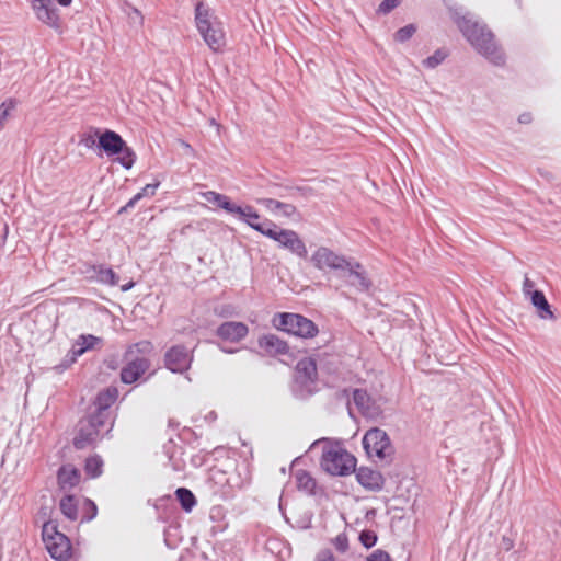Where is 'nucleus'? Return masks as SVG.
<instances>
[{
  "label": "nucleus",
  "instance_id": "33",
  "mask_svg": "<svg viewBox=\"0 0 561 561\" xmlns=\"http://www.w3.org/2000/svg\"><path fill=\"white\" fill-rule=\"evenodd\" d=\"M103 460L99 456L89 457L85 460V472L91 478H96L102 473Z\"/></svg>",
  "mask_w": 561,
  "mask_h": 561
},
{
  "label": "nucleus",
  "instance_id": "21",
  "mask_svg": "<svg viewBox=\"0 0 561 561\" xmlns=\"http://www.w3.org/2000/svg\"><path fill=\"white\" fill-rule=\"evenodd\" d=\"M125 144L121 135L113 130H105L99 136V146L107 156H117Z\"/></svg>",
  "mask_w": 561,
  "mask_h": 561
},
{
  "label": "nucleus",
  "instance_id": "2",
  "mask_svg": "<svg viewBox=\"0 0 561 561\" xmlns=\"http://www.w3.org/2000/svg\"><path fill=\"white\" fill-rule=\"evenodd\" d=\"M455 21L470 44L489 59L492 64L501 66L504 64L505 58L502 49L494 41V36L485 25L473 21L468 14L462 16H455Z\"/></svg>",
  "mask_w": 561,
  "mask_h": 561
},
{
  "label": "nucleus",
  "instance_id": "20",
  "mask_svg": "<svg viewBox=\"0 0 561 561\" xmlns=\"http://www.w3.org/2000/svg\"><path fill=\"white\" fill-rule=\"evenodd\" d=\"M83 273L89 275L90 279L104 285L115 286L118 283L117 274L103 264H87Z\"/></svg>",
  "mask_w": 561,
  "mask_h": 561
},
{
  "label": "nucleus",
  "instance_id": "28",
  "mask_svg": "<svg viewBox=\"0 0 561 561\" xmlns=\"http://www.w3.org/2000/svg\"><path fill=\"white\" fill-rule=\"evenodd\" d=\"M102 340L98 336L91 334H82L79 336L76 347L73 348L75 356H80L84 352L94 348L98 344H100Z\"/></svg>",
  "mask_w": 561,
  "mask_h": 561
},
{
  "label": "nucleus",
  "instance_id": "49",
  "mask_svg": "<svg viewBox=\"0 0 561 561\" xmlns=\"http://www.w3.org/2000/svg\"><path fill=\"white\" fill-rule=\"evenodd\" d=\"M336 547L342 552L347 549V539L345 536H339L336 538Z\"/></svg>",
  "mask_w": 561,
  "mask_h": 561
},
{
  "label": "nucleus",
  "instance_id": "3",
  "mask_svg": "<svg viewBox=\"0 0 561 561\" xmlns=\"http://www.w3.org/2000/svg\"><path fill=\"white\" fill-rule=\"evenodd\" d=\"M195 25L209 49L214 53L222 50L226 45L222 23L203 1L195 4Z\"/></svg>",
  "mask_w": 561,
  "mask_h": 561
},
{
  "label": "nucleus",
  "instance_id": "43",
  "mask_svg": "<svg viewBox=\"0 0 561 561\" xmlns=\"http://www.w3.org/2000/svg\"><path fill=\"white\" fill-rule=\"evenodd\" d=\"M160 185L159 182L147 184L145 187L141 188L139 193L136 195H140V199L145 196H153L156 194V190Z\"/></svg>",
  "mask_w": 561,
  "mask_h": 561
},
{
  "label": "nucleus",
  "instance_id": "12",
  "mask_svg": "<svg viewBox=\"0 0 561 561\" xmlns=\"http://www.w3.org/2000/svg\"><path fill=\"white\" fill-rule=\"evenodd\" d=\"M348 257L335 253L327 247H319L311 256V262L316 268L327 272L332 271L335 275L344 266Z\"/></svg>",
  "mask_w": 561,
  "mask_h": 561
},
{
  "label": "nucleus",
  "instance_id": "36",
  "mask_svg": "<svg viewBox=\"0 0 561 561\" xmlns=\"http://www.w3.org/2000/svg\"><path fill=\"white\" fill-rule=\"evenodd\" d=\"M16 101L13 99H9L1 103L0 105V129L3 128L7 118L9 117L10 113L15 108Z\"/></svg>",
  "mask_w": 561,
  "mask_h": 561
},
{
  "label": "nucleus",
  "instance_id": "8",
  "mask_svg": "<svg viewBox=\"0 0 561 561\" xmlns=\"http://www.w3.org/2000/svg\"><path fill=\"white\" fill-rule=\"evenodd\" d=\"M278 317L277 328L295 336L311 339L319 332L317 324L302 314L285 312L279 313Z\"/></svg>",
  "mask_w": 561,
  "mask_h": 561
},
{
  "label": "nucleus",
  "instance_id": "48",
  "mask_svg": "<svg viewBox=\"0 0 561 561\" xmlns=\"http://www.w3.org/2000/svg\"><path fill=\"white\" fill-rule=\"evenodd\" d=\"M501 547L505 551H510L514 547V541L511 538L503 536L501 540Z\"/></svg>",
  "mask_w": 561,
  "mask_h": 561
},
{
  "label": "nucleus",
  "instance_id": "27",
  "mask_svg": "<svg viewBox=\"0 0 561 561\" xmlns=\"http://www.w3.org/2000/svg\"><path fill=\"white\" fill-rule=\"evenodd\" d=\"M530 297L531 304L538 309L539 317L541 319H554V314L551 310L550 304L548 302L545 294L541 290H534Z\"/></svg>",
  "mask_w": 561,
  "mask_h": 561
},
{
  "label": "nucleus",
  "instance_id": "46",
  "mask_svg": "<svg viewBox=\"0 0 561 561\" xmlns=\"http://www.w3.org/2000/svg\"><path fill=\"white\" fill-rule=\"evenodd\" d=\"M316 561H335V559L332 552L327 550L318 553Z\"/></svg>",
  "mask_w": 561,
  "mask_h": 561
},
{
  "label": "nucleus",
  "instance_id": "47",
  "mask_svg": "<svg viewBox=\"0 0 561 561\" xmlns=\"http://www.w3.org/2000/svg\"><path fill=\"white\" fill-rule=\"evenodd\" d=\"M138 201H140V195H134V197H131L127 202V204L121 208L119 213L127 211L129 208L135 207V205L137 204Z\"/></svg>",
  "mask_w": 561,
  "mask_h": 561
},
{
  "label": "nucleus",
  "instance_id": "16",
  "mask_svg": "<svg viewBox=\"0 0 561 561\" xmlns=\"http://www.w3.org/2000/svg\"><path fill=\"white\" fill-rule=\"evenodd\" d=\"M118 391L116 388H107L98 394L94 402L95 411L92 412V414L110 423L107 432L111 431L113 426L110 408L116 401Z\"/></svg>",
  "mask_w": 561,
  "mask_h": 561
},
{
  "label": "nucleus",
  "instance_id": "35",
  "mask_svg": "<svg viewBox=\"0 0 561 561\" xmlns=\"http://www.w3.org/2000/svg\"><path fill=\"white\" fill-rule=\"evenodd\" d=\"M448 56L445 49H437L432 56L425 58L422 64L425 68L434 69L439 66Z\"/></svg>",
  "mask_w": 561,
  "mask_h": 561
},
{
  "label": "nucleus",
  "instance_id": "5",
  "mask_svg": "<svg viewBox=\"0 0 561 561\" xmlns=\"http://www.w3.org/2000/svg\"><path fill=\"white\" fill-rule=\"evenodd\" d=\"M318 391V370L316 360L305 357L298 360L291 392L297 399H307Z\"/></svg>",
  "mask_w": 561,
  "mask_h": 561
},
{
  "label": "nucleus",
  "instance_id": "45",
  "mask_svg": "<svg viewBox=\"0 0 561 561\" xmlns=\"http://www.w3.org/2000/svg\"><path fill=\"white\" fill-rule=\"evenodd\" d=\"M534 287H535V283L530 278H528L526 276L524 282H523V291H524V294L531 296V293L535 290Z\"/></svg>",
  "mask_w": 561,
  "mask_h": 561
},
{
  "label": "nucleus",
  "instance_id": "52",
  "mask_svg": "<svg viewBox=\"0 0 561 561\" xmlns=\"http://www.w3.org/2000/svg\"><path fill=\"white\" fill-rule=\"evenodd\" d=\"M220 351H222L224 353H227V354H232V353H236L237 350L236 348H228V347H225V346H219Z\"/></svg>",
  "mask_w": 561,
  "mask_h": 561
},
{
  "label": "nucleus",
  "instance_id": "6",
  "mask_svg": "<svg viewBox=\"0 0 561 561\" xmlns=\"http://www.w3.org/2000/svg\"><path fill=\"white\" fill-rule=\"evenodd\" d=\"M42 539L50 557L57 561H66L71 556V543L69 538L58 530L53 520L44 523L42 527Z\"/></svg>",
  "mask_w": 561,
  "mask_h": 561
},
{
  "label": "nucleus",
  "instance_id": "9",
  "mask_svg": "<svg viewBox=\"0 0 561 561\" xmlns=\"http://www.w3.org/2000/svg\"><path fill=\"white\" fill-rule=\"evenodd\" d=\"M108 422L90 413L87 417L80 420L78 433L73 438V446L77 449H84L93 445L100 437L101 431Z\"/></svg>",
  "mask_w": 561,
  "mask_h": 561
},
{
  "label": "nucleus",
  "instance_id": "14",
  "mask_svg": "<svg viewBox=\"0 0 561 561\" xmlns=\"http://www.w3.org/2000/svg\"><path fill=\"white\" fill-rule=\"evenodd\" d=\"M193 356L184 345H174L164 355L165 367L172 373L186 371L192 363Z\"/></svg>",
  "mask_w": 561,
  "mask_h": 561
},
{
  "label": "nucleus",
  "instance_id": "7",
  "mask_svg": "<svg viewBox=\"0 0 561 561\" xmlns=\"http://www.w3.org/2000/svg\"><path fill=\"white\" fill-rule=\"evenodd\" d=\"M344 266L339 271L336 277L343 282L345 286L354 288L357 293L369 290L373 283L368 277L365 267L353 257H348Z\"/></svg>",
  "mask_w": 561,
  "mask_h": 561
},
{
  "label": "nucleus",
  "instance_id": "19",
  "mask_svg": "<svg viewBox=\"0 0 561 561\" xmlns=\"http://www.w3.org/2000/svg\"><path fill=\"white\" fill-rule=\"evenodd\" d=\"M233 215H237L240 220L263 236L266 230L273 228L274 222L270 219L259 221L261 218L259 213L250 205H245L244 207L239 206V210H236Z\"/></svg>",
  "mask_w": 561,
  "mask_h": 561
},
{
  "label": "nucleus",
  "instance_id": "50",
  "mask_svg": "<svg viewBox=\"0 0 561 561\" xmlns=\"http://www.w3.org/2000/svg\"><path fill=\"white\" fill-rule=\"evenodd\" d=\"M518 122L520 124H528V123H530L531 122L530 113H523V114H520L519 117H518Z\"/></svg>",
  "mask_w": 561,
  "mask_h": 561
},
{
  "label": "nucleus",
  "instance_id": "51",
  "mask_svg": "<svg viewBox=\"0 0 561 561\" xmlns=\"http://www.w3.org/2000/svg\"><path fill=\"white\" fill-rule=\"evenodd\" d=\"M134 287V282H129L127 284L122 285L121 289L122 291H128Z\"/></svg>",
  "mask_w": 561,
  "mask_h": 561
},
{
  "label": "nucleus",
  "instance_id": "32",
  "mask_svg": "<svg viewBox=\"0 0 561 561\" xmlns=\"http://www.w3.org/2000/svg\"><path fill=\"white\" fill-rule=\"evenodd\" d=\"M153 350V345L151 342L149 341H140V342H137L133 345H130L126 353H125V358H129V357H136L135 355L136 354H140V355H148L152 352Z\"/></svg>",
  "mask_w": 561,
  "mask_h": 561
},
{
  "label": "nucleus",
  "instance_id": "13",
  "mask_svg": "<svg viewBox=\"0 0 561 561\" xmlns=\"http://www.w3.org/2000/svg\"><path fill=\"white\" fill-rule=\"evenodd\" d=\"M32 9L38 21L55 31L61 30V20L53 0H32Z\"/></svg>",
  "mask_w": 561,
  "mask_h": 561
},
{
  "label": "nucleus",
  "instance_id": "44",
  "mask_svg": "<svg viewBox=\"0 0 561 561\" xmlns=\"http://www.w3.org/2000/svg\"><path fill=\"white\" fill-rule=\"evenodd\" d=\"M95 135H98V130H95V134H85L80 139V145L84 146L85 148H92L95 145Z\"/></svg>",
  "mask_w": 561,
  "mask_h": 561
},
{
  "label": "nucleus",
  "instance_id": "24",
  "mask_svg": "<svg viewBox=\"0 0 561 561\" xmlns=\"http://www.w3.org/2000/svg\"><path fill=\"white\" fill-rule=\"evenodd\" d=\"M80 471L70 465L61 466L57 472L58 484L62 490L76 486L80 482Z\"/></svg>",
  "mask_w": 561,
  "mask_h": 561
},
{
  "label": "nucleus",
  "instance_id": "22",
  "mask_svg": "<svg viewBox=\"0 0 561 561\" xmlns=\"http://www.w3.org/2000/svg\"><path fill=\"white\" fill-rule=\"evenodd\" d=\"M259 346L268 355H286L289 351L287 342L275 334H266L259 339Z\"/></svg>",
  "mask_w": 561,
  "mask_h": 561
},
{
  "label": "nucleus",
  "instance_id": "26",
  "mask_svg": "<svg viewBox=\"0 0 561 561\" xmlns=\"http://www.w3.org/2000/svg\"><path fill=\"white\" fill-rule=\"evenodd\" d=\"M202 196L206 202L225 209L228 214L233 215L236 210H239V206L233 204L230 198L224 194L217 193L215 191H207L204 192Z\"/></svg>",
  "mask_w": 561,
  "mask_h": 561
},
{
  "label": "nucleus",
  "instance_id": "18",
  "mask_svg": "<svg viewBox=\"0 0 561 561\" xmlns=\"http://www.w3.org/2000/svg\"><path fill=\"white\" fill-rule=\"evenodd\" d=\"M353 402L358 411L367 419H377L382 411L379 404L363 389L353 390Z\"/></svg>",
  "mask_w": 561,
  "mask_h": 561
},
{
  "label": "nucleus",
  "instance_id": "15",
  "mask_svg": "<svg viewBox=\"0 0 561 561\" xmlns=\"http://www.w3.org/2000/svg\"><path fill=\"white\" fill-rule=\"evenodd\" d=\"M126 360L121 370V380L126 385L136 382L150 367V360L145 356L129 357Z\"/></svg>",
  "mask_w": 561,
  "mask_h": 561
},
{
  "label": "nucleus",
  "instance_id": "39",
  "mask_svg": "<svg viewBox=\"0 0 561 561\" xmlns=\"http://www.w3.org/2000/svg\"><path fill=\"white\" fill-rule=\"evenodd\" d=\"M98 514V507L95 503L89 499L84 501V514L81 518V522H90Z\"/></svg>",
  "mask_w": 561,
  "mask_h": 561
},
{
  "label": "nucleus",
  "instance_id": "37",
  "mask_svg": "<svg viewBox=\"0 0 561 561\" xmlns=\"http://www.w3.org/2000/svg\"><path fill=\"white\" fill-rule=\"evenodd\" d=\"M416 32V27L414 24H408L401 28H399L394 33V39L399 43H404L409 41Z\"/></svg>",
  "mask_w": 561,
  "mask_h": 561
},
{
  "label": "nucleus",
  "instance_id": "53",
  "mask_svg": "<svg viewBox=\"0 0 561 561\" xmlns=\"http://www.w3.org/2000/svg\"><path fill=\"white\" fill-rule=\"evenodd\" d=\"M57 2H58L61 7H69V5L72 3V0H57Z\"/></svg>",
  "mask_w": 561,
  "mask_h": 561
},
{
  "label": "nucleus",
  "instance_id": "10",
  "mask_svg": "<svg viewBox=\"0 0 561 561\" xmlns=\"http://www.w3.org/2000/svg\"><path fill=\"white\" fill-rule=\"evenodd\" d=\"M264 236L276 241L278 245L290 253L301 257H307V248L298 233L290 229L279 228L275 222L273 228L266 230Z\"/></svg>",
  "mask_w": 561,
  "mask_h": 561
},
{
  "label": "nucleus",
  "instance_id": "34",
  "mask_svg": "<svg viewBox=\"0 0 561 561\" xmlns=\"http://www.w3.org/2000/svg\"><path fill=\"white\" fill-rule=\"evenodd\" d=\"M118 154H121L117 158L121 165L127 170L131 169L136 161L135 151L125 144L124 149L122 151H119Z\"/></svg>",
  "mask_w": 561,
  "mask_h": 561
},
{
  "label": "nucleus",
  "instance_id": "29",
  "mask_svg": "<svg viewBox=\"0 0 561 561\" xmlns=\"http://www.w3.org/2000/svg\"><path fill=\"white\" fill-rule=\"evenodd\" d=\"M175 496L185 512H191L196 506L197 501L194 493L186 488L176 489Z\"/></svg>",
  "mask_w": 561,
  "mask_h": 561
},
{
  "label": "nucleus",
  "instance_id": "1",
  "mask_svg": "<svg viewBox=\"0 0 561 561\" xmlns=\"http://www.w3.org/2000/svg\"><path fill=\"white\" fill-rule=\"evenodd\" d=\"M209 480L214 492L222 499H231L251 482V469L247 460H228L210 470Z\"/></svg>",
  "mask_w": 561,
  "mask_h": 561
},
{
  "label": "nucleus",
  "instance_id": "40",
  "mask_svg": "<svg viewBox=\"0 0 561 561\" xmlns=\"http://www.w3.org/2000/svg\"><path fill=\"white\" fill-rule=\"evenodd\" d=\"M402 0H383L378 9H377V12L380 13V14H388L390 13L392 10H394L397 7L400 5Z\"/></svg>",
  "mask_w": 561,
  "mask_h": 561
},
{
  "label": "nucleus",
  "instance_id": "38",
  "mask_svg": "<svg viewBox=\"0 0 561 561\" xmlns=\"http://www.w3.org/2000/svg\"><path fill=\"white\" fill-rule=\"evenodd\" d=\"M377 539H378V537H377L376 533L373 530L367 529V530H363L359 534V541L367 549L374 547L377 542Z\"/></svg>",
  "mask_w": 561,
  "mask_h": 561
},
{
  "label": "nucleus",
  "instance_id": "31",
  "mask_svg": "<svg viewBox=\"0 0 561 561\" xmlns=\"http://www.w3.org/2000/svg\"><path fill=\"white\" fill-rule=\"evenodd\" d=\"M296 481L299 490L307 494H314L317 482L307 471H298L296 473Z\"/></svg>",
  "mask_w": 561,
  "mask_h": 561
},
{
  "label": "nucleus",
  "instance_id": "30",
  "mask_svg": "<svg viewBox=\"0 0 561 561\" xmlns=\"http://www.w3.org/2000/svg\"><path fill=\"white\" fill-rule=\"evenodd\" d=\"M61 513L70 520L78 517V502L73 495H65L59 503Z\"/></svg>",
  "mask_w": 561,
  "mask_h": 561
},
{
  "label": "nucleus",
  "instance_id": "25",
  "mask_svg": "<svg viewBox=\"0 0 561 561\" xmlns=\"http://www.w3.org/2000/svg\"><path fill=\"white\" fill-rule=\"evenodd\" d=\"M257 203L271 213H280L286 218H291L297 213V208L293 204L283 203L274 198H260Z\"/></svg>",
  "mask_w": 561,
  "mask_h": 561
},
{
  "label": "nucleus",
  "instance_id": "11",
  "mask_svg": "<svg viewBox=\"0 0 561 561\" xmlns=\"http://www.w3.org/2000/svg\"><path fill=\"white\" fill-rule=\"evenodd\" d=\"M363 447L369 456L383 459L392 454V446L387 433L378 427L370 428L363 438Z\"/></svg>",
  "mask_w": 561,
  "mask_h": 561
},
{
  "label": "nucleus",
  "instance_id": "42",
  "mask_svg": "<svg viewBox=\"0 0 561 561\" xmlns=\"http://www.w3.org/2000/svg\"><path fill=\"white\" fill-rule=\"evenodd\" d=\"M128 18L130 23L141 26L144 23V16L140 13V11L136 8H130V11L128 12Z\"/></svg>",
  "mask_w": 561,
  "mask_h": 561
},
{
  "label": "nucleus",
  "instance_id": "23",
  "mask_svg": "<svg viewBox=\"0 0 561 561\" xmlns=\"http://www.w3.org/2000/svg\"><path fill=\"white\" fill-rule=\"evenodd\" d=\"M356 479L360 485L368 490H380L382 486V476L370 468L360 467L356 471Z\"/></svg>",
  "mask_w": 561,
  "mask_h": 561
},
{
  "label": "nucleus",
  "instance_id": "4",
  "mask_svg": "<svg viewBox=\"0 0 561 561\" xmlns=\"http://www.w3.org/2000/svg\"><path fill=\"white\" fill-rule=\"evenodd\" d=\"M324 443L321 467L332 476H347L355 470L356 459L339 444H329L328 439L317 440L312 446Z\"/></svg>",
  "mask_w": 561,
  "mask_h": 561
},
{
  "label": "nucleus",
  "instance_id": "17",
  "mask_svg": "<svg viewBox=\"0 0 561 561\" xmlns=\"http://www.w3.org/2000/svg\"><path fill=\"white\" fill-rule=\"evenodd\" d=\"M249 333L245 323L239 321H226L216 329V335L226 342L238 343Z\"/></svg>",
  "mask_w": 561,
  "mask_h": 561
},
{
  "label": "nucleus",
  "instance_id": "41",
  "mask_svg": "<svg viewBox=\"0 0 561 561\" xmlns=\"http://www.w3.org/2000/svg\"><path fill=\"white\" fill-rule=\"evenodd\" d=\"M366 561H393V560L387 551H385L382 549H376L366 558Z\"/></svg>",
  "mask_w": 561,
  "mask_h": 561
}]
</instances>
